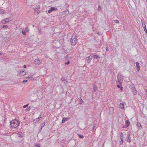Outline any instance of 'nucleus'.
<instances>
[{"instance_id":"f257e3e1","label":"nucleus","mask_w":147,"mask_h":147,"mask_svg":"<svg viewBox=\"0 0 147 147\" xmlns=\"http://www.w3.org/2000/svg\"><path fill=\"white\" fill-rule=\"evenodd\" d=\"M10 123L11 128H16L18 127L20 124L19 121L16 119L10 122Z\"/></svg>"},{"instance_id":"f03ea898","label":"nucleus","mask_w":147,"mask_h":147,"mask_svg":"<svg viewBox=\"0 0 147 147\" xmlns=\"http://www.w3.org/2000/svg\"><path fill=\"white\" fill-rule=\"evenodd\" d=\"M77 36L73 34L70 40L71 45H75L77 42Z\"/></svg>"},{"instance_id":"7ed1b4c3","label":"nucleus","mask_w":147,"mask_h":147,"mask_svg":"<svg viewBox=\"0 0 147 147\" xmlns=\"http://www.w3.org/2000/svg\"><path fill=\"white\" fill-rule=\"evenodd\" d=\"M123 77L121 76V73H119L117 76V83H122L123 82Z\"/></svg>"},{"instance_id":"20e7f679","label":"nucleus","mask_w":147,"mask_h":147,"mask_svg":"<svg viewBox=\"0 0 147 147\" xmlns=\"http://www.w3.org/2000/svg\"><path fill=\"white\" fill-rule=\"evenodd\" d=\"M129 87L131 90V91L132 92L133 94L134 95H136L137 94V91L134 87V85L132 84V83L130 84Z\"/></svg>"},{"instance_id":"39448f33","label":"nucleus","mask_w":147,"mask_h":147,"mask_svg":"<svg viewBox=\"0 0 147 147\" xmlns=\"http://www.w3.org/2000/svg\"><path fill=\"white\" fill-rule=\"evenodd\" d=\"M130 136V134L129 133L127 134V136L125 138L126 140L129 143L131 141V139Z\"/></svg>"},{"instance_id":"423d86ee","label":"nucleus","mask_w":147,"mask_h":147,"mask_svg":"<svg viewBox=\"0 0 147 147\" xmlns=\"http://www.w3.org/2000/svg\"><path fill=\"white\" fill-rule=\"evenodd\" d=\"M42 60H39L38 59H36L34 61L35 64L36 65H39L42 63Z\"/></svg>"},{"instance_id":"0eeeda50","label":"nucleus","mask_w":147,"mask_h":147,"mask_svg":"<svg viewBox=\"0 0 147 147\" xmlns=\"http://www.w3.org/2000/svg\"><path fill=\"white\" fill-rule=\"evenodd\" d=\"M40 6L39 5H37V8L35 9V11L34 12L35 15H37L39 12L38 11V9H40Z\"/></svg>"},{"instance_id":"6e6552de","label":"nucleus","mask_w":147,"mask_h":147,"mask_svg":"<svg viewBox=\"0 0 147 147\" xmlns=\"http://www.w3.org/2000/svg\"><path fill=\"white\" fill-rule=\"evenodd\" d=\"M130 124V122L129 120H126L125 121V125H123L122 127L123 128H125L128 127Z\"/></svg>"},{"instance_id":"1a4fd4ad","label":"nucleus","mask_w":147,"mask_h":147,"mask_svg":"<svg viewBox=\"0 0 147 147\" xmlns=\"http://www.w3.org/2000/svg\"><path fill=\"white\" fill-rule=\"evenodd\" d=\"M109 114H112L114 112V109L113 107H110L109 108Z\"/></svg>"},{"instance_id":"9d476101","label":"nucleus","mask_w":147,"mask_h":147,"mask_svg":"<svg viewBox=\"0 0 147 147\" xmlns=\"http://www.w3.org/2000/svg\"><path fill=\"white\" fill-rule=\"evenodd\" d=\"M136 67L137 69V70L138 71L140 70V66L139 65V63L138 62H136Z\"/></svg>"},{"instance_id":"9b49d317","label":"nucleus","mask_w":147,"mask_h":147,"mask_svg":"<svg viewBox=\"0 0 147 147\" xmlns=\"http://www.w3.org/2000/svg\"><path fill=\"white\" fill-rule=\"evenodd\" d=\"M69 119V117L68 118H66V117H64L62 120L61 123H65V121H68Z\"/></svg>"},{"instance_id":"f8f14e48","label":"nucleus","mask_w":147,"mask_h":147,"mask_svg":"<svg viewBox=\"0 0 147 147\" xmlns=\"http://www.w3.org/2000/svg\"><path fill=\"white\" fill-rule=\"evenodd\" d=\"M26 74V73L25 71H20V72L19 73V74L20 76H22L25 75Z\"/></svg>"},{"instance_id":"ddd939ff","label":"nucleus","mask_w":147,"mask_h":147,"mask_svg":"<svg viewBox=\"0 0 147 147\" xmlns=\"http://www.w3.org/2000/svg\"><path fill=\"white\" fill-rule=\"evenodd\" d=\"M144 26H143V23L142 22V25L143 27L144 28V30L145 31L146 33L147 34V29H146V25H145V23L144 22Z\"/></svg>"},{"instance_id":"4468645a","label":"nucleus","mask_w":147,"mask_h":147,"mask_svg":"<svg viewBox=\"0 0 147 147\" xmlns=\"http://www.w3.org/2000/svg\"><path fill=\"white\" fill-rule=\"evenodd\" d=\"M120 108L121 109H123L124 108V105L123 104L121 103L119 105Z\"/></svg>"},{"instance_id":"2eb2a0df","label":"nucleus","mask_w":147,"mask_h":147,"mask_svg":"<svg viewBox=\"0 0 147 147\" xmlns=\"http://www.w3.org/2000/svg\"><path fill=\"white\" fill-rule=\"evenodd\" d=\"M98 89V88L96 85H94V92H96Z\"/></svg>"},{"instance_id":"dca6fc26","label":"nucleus","mask_w":147,"mask_h":147,"mask_svg":"<svg viewBox=\"0 0 147 147\" xmlns=\"http://www.w3.org/2000/svg\"><path fill=\"white\" fill-rule=\"evenodd\" d=\"M5 12V11L4 10L1 9H0V14H3Z\"/></svg>"},{"instance_id":"f3484780","label":"nucleus","mask_w":147,"mask_h":147,"mask_svg":"<svg viewBox=\"0 0 147 147\" xmlns=\"http://www.w3.org/2000/svg\"><path fill=\"white\" fill-rule=\"evenodd\" d=\"M39 120L40 119L37 118L34 119L33 120V122L34 123H36V122H38V121H39Z\"/></svg>"},{"instance_id":"a211bd4d","label":"nucleus","mask_w":147,"mask_h":147,"mask_svg":"<svg viewBox=\"0 0 147 147\" xmlns=\"http://www.w3.org/2000/svg\"><path fill=\"white\" fill-rule=\"evenodd\" d=\"M137 126L140 129H141L142 128V126L141 124L140 123H138Z\"/></svg>"},{"instance_id":"6ab92c4d","label":"nucleus","mask_w":147,"mask_h":147,"mask_svg":"<svg viewBox=\"0 0 147 147\" xmlns=\"http://www.w3.org/2000/svg\"><path fill=\"white\" fill-rule=\"evenodd\" d=\"M40 144H34L33 146V147H40Z\"/></svg>"},{"instance_id":"aec40b11","label":"nucleus","mask_w":147,"mask_h":147,"mask_svg":"<svg viewBox=\"0 0 147 147\" xmlns=\"http://www.w3.org/2000/svg\"><path fill=\"white\" fill-rule=\"evenodd\" d=\"M77 135L80 138H84V136L83 135H81L79 134H78Z\"/></svg>"},{"instance_id":"412c9836","label":"nucleus","mask_w":147,"mask_h":147,"mask_svg":"<svg viewBox=\"0 0 147 147\" xmlns=\"http://www.w3.org/2000/svg\"><path fill=\"white\" fill-rule=\"evenodd\" d=\"M65 58L67 60H69V59H70L71 57L67 55L65 56Z\"/></svg>"},{"instance_id":"4be33fe9","label":"nucleus","mask_w":147,"mask_h":147,"mask_svg":"<svg viewBox=\"0 0 147 147\" xmlns=\"http://www.w3.org/2000/svg\"><path fill=\"white\" fill-rule=\"evenodd\" d=\"M50 9H51V10H52V11L53 10H57V8H55L54 7H51Z\"/></svg>"},{"instance_id":"5701e85b","label":"nucleus","mask_w":147,"mask_h":147,"mask_svg":"<svg viewBox=\"0 0 147 147\" xmlns=\"http://www.w3.org/2000/svg\"><path fill=\"white\" fill-rule=\"evenodd\" d=\"M8 26L7 25H3L2 26L1 28H4V29H5V28L6 29V28H8Z\"/></svg>"},{"instance_id":"b1692460","label":"nucleus","mask_w":147,"mask_h":147,"mask_svg":"<svg viewBox=\"0 0 147 147\" xmlns=\"http://www.w3.org/2000/svg\"><path fill=\"white\" fill-rule=\"evenodd\" d=\"M85 59L87 60V62L89 63L92 60V59Z\"/></svg>"},{"instance_id":"393cba45","label":"nucleus","mask_w":147,"mask_h":147,"mask_svg":"<svg viewBox=\"0 0 147 147\" xmlns=\"http://www.w3.org/2000/svg\"><path fill=\"white\" fill-rule=\"evenodd\" d=\"M61 80H62V82H63V83H65V82H66L65 78L64 77H62L61 78Z\"/></svg>"},{"instance_id":"a878e982","label":"nucleus","mask_w":147,"mask_h":147,"mask_svg":"<svg viewBox=\"0 0 147 147\" xmlns=\"http://www.w3.org/2000/svg\"><path fill=\"white\" fill-rule=\"evenodd\" d=\"M93 57L94 59H98L99 57V56L98 55H93Z\"/></svg>"},{"instance_id":"bb28decb","label":"nucleus","mask_w":147,"mask_h":147,"mask_svg":"<svg viewBox=\"0 0 147 147\" xmlns=\"http://www.w3.org/2000/svg\"><path fill=\"white\" fill-rule=\"evenodd\" d=\"M121 135H120V139H123V133L122 132H121L120 133Z\"/></svg>"},{"instance_id":"cd10ccee","label":"nucleus","mask_w":147,"mask_h":147,"mask_svg":"<svg viewBox=\"0 0 147 147\" xmlns=\"http://www.w3.org/2000/svg\"><path fill=\"white\" fill-rule=\"evenodd\" d=\"M117 87L118 88H120V90H123V88L121 86L119 85H118L117 86Z\"/></svg>"},{"instance_id":"c85d7f7f","label":"nucleus","mask_w":147,"mask_h":147,"mask_svg":"<svg viewBox=\"0 0 147 147\" xmlns=\"http://www.w3.org/2000/svg\"><path fill=\"white\" fill-rule=\"evenodd\" d=\"M22 34L24 35H26V32L25 31V30H22Z\"/></svg>"},{"instance_id":"c756f323","label":"nucleus","mask_w":147,"mask_h":147,"mask_svg":"<svg viewBox=\"0 0 147 147\" xmlns=\"http://www.w3.org/2000/svg\"><path fill=\"white\" fill-rule=\"evenodd\" d=\"M1 22L2 24H6V23H7L6 21H5V19L3 20L2 21H1Z\"/></svg>"},{"instance_id":"7c9ffc66","label":"nucleus","mask_w":147,"mask_h":147,"mask_svg":"<svg viewBox=\"0 0 147 147\" xmlns=\"http://www.w3.org/2000/svg\"><path fill=\"white\" fill-rule=\"evenodd\" d=\"M5 20L7 23L9 22V19L8 18L5 19Z\"/></svg>"},{"instance_id":"2f4dec72","label":"nucleus","mask_w":147,"mask_h":147,"mask_svg":"<svg viewBox=\"0 0 147 147\" xmlns=\"http://www.w3.org/2000/svg\"><path fill=\"white\" fill-rule=\"evenodd\" d=\"M83 100H82V99H81V98H80V102H79V103L80 104H81L82 103H83Z\"/></svg>"},{"instance_id":"473e14b6","label":"nucleus","mask_w":147,"mask_h":147,"mask_svg":"<svg viewBox=\"0 0 147 147\" xmlns=\"http://www.w3.org/2000/svg\"><path fill=\"white\" fill-rule=\"evenodd\" d=\"M121 141L120 142V145H121L123 143V139H121Z\"/></svg>"},{"instance_id":"72a5a7b5","label":"nucleus","mask_w":147,"mask_h":147,"mask_svg":"<svg viewBox=\"0 0 147 147\" xmlns=\"http://www.w3.org/2000/svg\"><path fill=\"white\" fill-rule=\"evenodd\" d=\"M69 63H70V61H69V60H68L67 62V63H65V65H68L69 64Z\"/></svg>"},{"instance_id":"f704fd0d","label":"nucleus","mask_w":147,"mask_h":147,"mask_svg":"<svg viewBox=\"0 0 147 147\" xmlns=\"http://www.w3.org/2000/svg\"><path fill=\"white\" fill-rule=\"evenodd\" d=\"M45 125V122L44 123H42V124L41 125V128L43 127Z\"/></svg>"},{"instance_id":"c9c22d12","label":"nucleus","mask_w":147,"mask_h":147,"mask_svg":"<svg viewBox=\"0 0 147 147\" xmlns=\"http://www.w3.org/2000/svg\"><path fill=\"white\" fill-rule=\"evenodd\" d=\"M114 21L116 23H119V20H114Z\"/></svg>"},{"instance_id":"e433bc0d","label":"nucleus","mask_w":147,"mask_h":147,"mask_svg":"<svg viewBox=\"0 0 147 147\" xmlns=\"http://www.w3.org/2000/svg\"><path fill=\"white\" fill-rule=\"evenodd\" d=\"M25 31L26 32H28L29 31V30L27 27L26 28L25 30Z\"/></svg>"},{"instance_id":"4c0bfd02","label":"nucleus","mask_w":147,"mask_h":147,"mask_svg":"<svg viewBox=\"0 0 147 147\" xmlns=\"http://www.w3.org/2000/svg\"><path fill=\"white\" fill-rule=\"evenodd\" d=\"M28 105V104H26V105H24L23 106V108H26V107H27Z\"/></svg>"},{"instance_id":"58836bf2","label":"nucleus","mask_w":147,"mask_h":147,"mask_svg":"<svg viewBox=\"0 0 147 147\" xmlns=\"http://www.w3.org/2000/svg\"><path fill=\"white\" fill-rule=\"evenodd\" d=\"M41 114H40L38 116V118L40 119L41 118Z\"/></svg>"},{"instance_id":"ea45409f","label":"nucleus","mask_w":147,"mask_h":147,"mask_svg":"<svg viewBox=\"0 0 147 147\" xmlns=\"http://www.w3.org/2000/svg\"><path fill=\"white\" fill-rule=\"evenodd\" d=\"M52 11V10H51V9H50L48 11V13H50Z\"/></svg>"},{"instance_id":"a19ab883","label":"nucleus","mask_w":147,"mask_h":147,"mask_svg":"<svg viewBox=\"0 0 147 147\" xmlns=\"http://www.w3.org/2000/svg\"><path fill=\"white\" fill-rule=\"evenodd\" d=\"M92 59V58L90 57V56H89V57H86V59Z\"/></svg>"},{"instance_id":"79ce46f5","label":"nucleus","mask_w":147,"mask_h":147,"mask_svg":"<svg viewBox=\"0 0 147 147\" xmlns=\"http://www.w3.org/2000/svg\"><path fill=\"white\" fill-rule=\"evenodd\" d=\"M27 110H30L31 109V107H28L27 108Z\"/></svg>"},{"instance_id":"37998d69","label":"nucleus","mask_w":147,"mask_h":147,"mask_svg":"<svg viewBox=\"0 0 147 147\" xmlns=\"http://www.w3.org/2000/svg\"><path fill=\"white\" fill-rule=\"evenodd\" d=\"M29 78L31 80H33V78L32 77H30Z\"/></svg>"},{"instance_id":"c03bdc74","label":"nucleus","mask_w":147,"mask_h":147,"mask_svg":"<svg viewBox=\"0 0 147 147\" xmlns=\"http://www.w3.org/2000/svg\"><path fill=\"white\" fill-rule=\"evenodd\" d=\"M27 82V80H24L22 82Z\"/></svg>"},{"instance_id":"a18cd8bd","label":"nucleus","mask_w":147,"mask_h":147,"mask_svg":"<svg viewBox=\"0 0 147 147\" xmlns=\"http://www.w3.org/2000/svg\"><path fill=\"white\" fill-rule=\"evenodd\" d=\"M23 67L24 68H26V66L25 65H24Z\"/></svg>"},{"instance_id":"49530a36","label":"nucleus","mask_w":147,"mask_h":147,"mask_svg":"<svg viewBox=\"0 0 147 147\" xmlns=\"http://www.w3.org/2000/svg\"><path fill=\"white\" fill-rule=\"evenodd\" d=\"M142 22H143V26H144V21H142Z\"/></svg>"},{"instance_id":"de8ad7c7","label":"nucleus","mask_w":147,"mask_h":147,"mask_svg":"<svg viewBox=\"0 0 147 147\" xmlns=\"http://www.w3.org/2000/svg\"><path fill=\"white\" fill-rule=\"evenodd\" d=\"M97 34H98L99 35H101V33L99 32H98Z\"/></svg>"},{"instance_id":"09e8293b","label":"nucleus","mask_w":147,"mask_h":147,"mask_svg":"<svg viewBox=\"0 0 147 147\" xmlns=\"http://www.w3.org/2000/svg\"><path fill=\"white\" fill-rule=\"evenodd\" d=\"M94 126H93L92 127V131H93V130H94Z\"/></svg>"},{"instance_id":"8fccbe9b","label":"nucleus","mask_w":147,"mask_h":147,"mask_svg":"<svg viewBox=\"0 0 147 147\" xmlns=\"http://www.w3.org/2000/svg\"><path fill=\"white\" fill-rule=\"evenodd\" d=\"M108 48H106V51H108Z\"/></svg>"},{"instance_id":"3c124183","label":"nucleus","mask_w":147,"mask_h":147,"mask_svg":"<svg viewBox=\"0 0 147 147\" xmlns=\"http://www.w3.org/2000/svg\"><path fill=\"white\" fill-rule=\"evenodd\" d=\"M37 11H36V13H37Z\"/></svg>"}]
</instances>
